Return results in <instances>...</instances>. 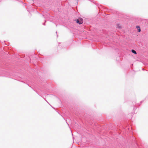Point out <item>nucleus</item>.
Listing matches in <instances>:
<instances>
[{"mask_svg": "<svg viewBox=\"0 0 148 148\" xmlns=\"http://www.w3.org/2000/svg\"><path fill=\"white\" fill-rule=\"evenodd\" d=\"M75 21L77 23L79 24H82L83 22L82 19L81 18H79L75 20Z\"/></svg>", "mask_w": 148, "mask_h": 148, "instance_id": "f257e3e1", "label": "nucleus"}, {"mask_svg": "<svg viewBox=\"0 0 148 148\" xmlns=\"http://www.w3.org/2000/svg\"><path fill=\"white\" fill-rule=\"evenodd\" d=\"M136 28L138 29V32H140L141 31L140 27L139 26H136Z\"/></svg>", "mask_w": 148, "mask_h": 148, "instance_id": "f03ea898", "label": "nucleus"}, {"mask_svg": "<svg viewBox=\"0 0 148 148\" xmlns=\"http://www.w3.org/2000/svg\"><path fill=\"white\" fill-rule=\"evenodd\" d=\"M117 27L119 28H121V25H120L119 24H117Z\"/></svg>", "mask_w": 148, "mask_h": 148, "instance_id": "7ed1b4c3", "label": "nucleus"}, {"mask_svg": "<svg viewBox=\"0 0 148 148\" xmlns=\"http://www.w3.org/2000/svg\"><path fill=\"white\" fill-rule=\"evenodd\" d=\"M132 52L135 54H136L137 53L136 51L133 49L132 50Z\"/></svg>", "mask_w": 148, "mask_h": 148, "instance_id": "20e7f679", "label": "nucleus"}]
</instances>
